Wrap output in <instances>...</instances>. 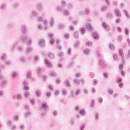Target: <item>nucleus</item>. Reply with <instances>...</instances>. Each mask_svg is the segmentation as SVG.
Masks as SVG:
<instances>
[{"label": "nucleus", "mask_w": 130, "mask_h": 130, "mask_svg": "<svg viewBox=\"0 0 130 130\" xmlns=\"http://www.w3.org/2000/svg\"><path fill=\"white\" fill-rule=\"evenodd\" d=\"M112 4L114 7H117L118 6V2L114 1L112 2Z\"/></svg>", "instance_id": "a18cd8bd"}, {"label": "nucleus", "mask_w": 130, "mask_h": 130, "mask_svg": "<svg viewBox=\"0 0 130 130\" xmlns=\"http://www.w3.org/2000/svg\"><path fill=\"white\" fill-rule=\"evenodd\" d=\"M36 94L37 97H41V91L39 90L36 91Z\"/></svg>", "instance_id": "f704fd0d"}, {"label": "nucleus", "mask_w": 130, "mask_h": 130, "mask_svg": "<svg viewBox=\"0 0 130 130\" xmlns=\"http://www.w3.org/2000/svg\"><path fill=\"white\" fill-rule=\"evenodd\" d=\"M80 82H81V81L79 80L78 78L74 80V82L75 85H77V86H80V85L81 84L80 83Z\"/></svg>", "instance_id": "b1692460"}, {"label": "nucleus", "mask_w": 130, "mask_h": 130, "mask_svg": "<svg viewBox=\"0 0 130 130\" xmlns=\"http://www.w3.org/2000/svg\"><path fill=\"white\" fill-rule=\"evenodd\" d=\"M13 118L15 121H18V120H19V116L15 115L13 116Z\"/></svg>", "instance_id": "3c124183"}, {"label": "nucleus", "mask_w": 130, "mask_h": 130, "mask_svg": "<svg viewBox=\"0 0 130 130\" xmlns=\"http://www.w3.org/2000/svg\"><path fill=\"white\" fill-rule=\"evenodd\" d=\"M92 37L94 38V39H99V36H98V34L97 33V32H92Z\"/></svg>", "instance_id": "5701e85b"}, {"label": "nucleus", "mask_w": 130, "mask_h": 130, "mask_svg": "<svg viewBox=\"0 0 130 130\" xmlns=\"http://www.w3.org/2000/svg\"><path fill=\"white\" fill-rule=\"evenodd\" d=\"M80 31L83 35L85 34V32H86V28L85 27H81L80 28Z\"/></svg>", "instance_id": "49530a36"}, {"label": "nucleus", "mask_w": 130, "mask_h": 130, "mask_svg": "<svg viewBox=\"0 0 130 130\" xmlns=\"http://www.w3.org/2000/svg\"><path fill=\"white\" fill-rule=\"evenodd\" d=\"M57 12H59V13H61V12H62V6H58L57 7Z\"/></svg>", "instance_id": "c03bdc74"}, {"label": "nucleus", "mask_w": 130, "mask_h": 130, "mask_svg": "<svg viewBox=\"0 0 130 130\" xmlns=\"http://www.w3.org/2000/svg\"><path fill=\"white\" fill-rule=\"evenodd\" d=\"M64 83L66 86H67V87H70L71 83H70V81H69L68 80H67L64 82Z\"/></svg>", "instance_id": "e433bc0d"}, {"label": "nucleus", "mask_w": 130, "mask_h": 130, "mask_svg": "<svg viewBox=\"0 0 130 130\" xmlns=\"http://www.w3.org/2000/svg\"><path fill=\"white\" fill-rule=\"evenodd\" d=\"M38 75L40 78H41V68L38 69Z\"/></svg>", "instance_id": "de8ad7c7"}, {"label": "nucleus", "mask_w": 130, "mask_h": 130, "mask_svg": "<svg viewBox=\"0 0 130 130\" xmlns=\"http://www.w3.org/2000/svg\"><path fill=\"white\" fill-rule=\"evenodd\" d=\"M39 44L41 47H44L45 46V41L44 39H41L39 41Z\"/></svg>", "instance_id": "9b49d317"}, {"label": "nucleus", "mask_w": 130, "mask_h": 130, "mask_svg": "<svg viewBox=\"0 0 130 130\" xmlns=\"http://www.w3.org/2000/svg\"><path fill=\"white\" fill-rule=\"evenodd\" d=\"M8 57V54L6 53H3L2 55L1 56V59L3 60V61H6V59H7V58Z\"/></svg>", "instance_id": "4468645a"}, {"label": "nucleus", "mask_w": 130, "mask_h": 130, "mask_svg": "<svg viewBox=\"0 0 130 130\" xmlns=\"http://www.w3.org/2000/svg\"><path fill=\"white\" fill-rule=\"evenodd\" d=\"M80 44H81V42L80 41H77L74 44V47L75 48H78L79 46H80Z\"/></svg>", "instance_id": "bb28decb"}, {"label": "nucleus", "mask_w": 130, "mask_h": 130, "mask_svg": "<svg viewBox=\"0 0 130 130\" xmlns=\"http://www.w3.org/2000/svg\"><path fill=\"white\" fill-rule=\"evenodd\" d=\"M45 64L46 67H47L49 69H52V68L53 67L52 63L49 62V61H48V59H45Z\"/></svg>", "instance_id": "20e7f679"}, {"label": "nucleus", "mask_w": 130, "mask_h": 130, "mask_svg": "<svg viewBox=\"0 0 130 130\" xmlns=\"http://www.w3.org/2000/svg\"><path fill=\"white\" fill-rule=\"evenodd\" d=\"M6 76L3 74H0V80H5Z\"/></svg>", "instance_id": "774afa93"}, {"label": "nucleus", "mask_w": 130, "mask_h": 130, "mask_svg": "<svg viewBox=\"0 0 130 130\" xmlns=\"http://www.w3.org/2000/svg\"><path fill=\"white\" fill-rule=\"evenodd\" d=\"M18 51H19L20 52L23 51V48L21 47L20 46H19L17 47Z\"/></svg>", "instance_id": "e2e57ef3"}, {"label": "nucleus", "mask_w": 130, "mask_h": 130, "mask_svg": "<svg viewBox=\"0 0 130 130\" xmlns=\"http://www.w3.org/2000/svg\"><path fill=\"white\" fill-rule=\"evenodd\" d=\"M124 14L126 15V17L129 19V15H128V12L126 10H124Z\"/></svg>", "instance_id": "6e6d98bb"}, {"label": "nucleus", "mask_w": 130, "mask_h": 130, "mask_svg": "<svg viewBox=\"0 0 130 130\" xmlns=\"http://www.w3.org/2000/svg\"><path fill=\"white\" fill-rule=\"evenodd\" d=\"M7 85H8V80H5L1 82L0 87L1 88H5Z\"/></svg>", "instance_id": "9d476101"}, {"label": "nucleus", "mask_w": 130, "mask_h": 130, "mask_svg": "<svg viewBox=\"0 0 130 130\" xmlns=\"http://www.w3.org/2000/svg\"><path fill=\"white\" fill-rule=\"evenodd\" d=\"M61 5L62 6V7L65 8V7H67V2L64 0H62L61 1Z\"/></svg>", "instance_id": "72a5a7b5"}, {"label": "nucleus", "mask_w": 130, "mask_h": 130, "mask_svg": "<svg viewBox=\"0 0 130 130\" xmlns=\"http://www.w3.org/2000/svg\"><path fill=\"white\" fill-rule=\"evenodd\" d=\"M126 57L127 59H129L130 58V50L128 51V53H127L126 55Z\"/></svg>", "instance_id": "052dcab7"}, {"label": "nucleus", "mask_w": 130, "mask_h": 130, "mask_svg": "<svg viewBox=\"0 0 130 130\" xmlns=\"http://www.w3.org/2000/svg\"><path fill=\"white\" fill-rule=\"evenodd\" d=\"M91 52V50L90 49H85L83 50V53L85 55H89Z\"/></svg>", "instance_id": "a211bd4d"}, {"label": "nucleus", "mask_w": 130, "mask_h": 130, "mask_svg": "<svg viewBox=\"0 0 130 130\" xmlns=\"http://www.w3.org/2000/svg\"><path fill=\"white\" fill-rule=\"evenodd\" d=\"M6 64H7V66H8V67H10V66H11V64H12V61H11V60L6 61Z\"/></svg>", "instance_id": "603ef678"}, {"label": "nucleus", "mask_w": 130, "mask_h": 130, "mask_svg": "<svg viewBox=\"0 0 130 130\" xmlns=\"http://www.w3.org/2000/svg\"><path fill=\"white\" fill-rule=\"evenodd\" d=\"M115 14L117 17H121V14H120V11H119V10H118L117 9H115Z\"/></svg>", "instance_id": "f3484780"}, {"label": "nucleus", "mask_w": 130, "mask_h": 130, "mask_svg": "<svg viewBox=\"0 0 130 130\" xmlns=\"http://www.w3.org/2000/svg\"><path fill=\"white\" fill-rule=\"evenodd\" d=\"M50 26L51 27H53V26H54V24H55V21L54 20V18L53 17H51L50 18Z\"/></svg>", "instance_id": "dca6fc26"}, {"label": "nucleus", "mask_w": 130, "mask_h": 130, "mask_svg": "<svg viewBox=\"0 0 130 130\" xmlns=\"http://www.w3.org/2000/svg\"><path fill=\"white\" fill-rule=\"evenodd\" d=\"M38 20L39 22H44V25L45 26V30H47V20L46 19H44L43 17L40 16L39 18H38Z\"/></svg>", "instance_id": "7ed1b4c3"}, {"label": "nucleus", "mask_w": 130, "mask_h": 130, "mask_svg": "<svg viewBox=\"0 0 130 130\" xmlns=\"http://www.w3.org/2000/svg\"><path fill=\"white\" fill-rule=\"evenodd\" d=\"M31 114H32V113H31V112H30V111H27V112H26L24 114L25 118H28V117H29V116H31Z\"/></svg>", "instance_id": "a878e982"}, {"label": "nucleus", "mask_w": 130, "mask_h": 130, "mask_svg": "<svg viewBox=\"0 0 130 130\" xmlns=\"http://www.w3.org/2000/svg\"><path fill=\"white\" fill-rule=\"evenodd\" d=\"M68 9H69V10H73L74 9V5L71 3L68 4Z\"/></svg>", "instance_id": "c9c22d12"}, {"label": "nucleus", "mask_w": 130, "mask_h": 130, "mask_svg": "<svg viewBox=\"0 0 130 130\" xmlns=\"http://www.w3.org/2000/svg\"><path fill=\"white\" fill-rule=\"evenodd\" d=\"M31 15L32 16H30V18L32 19L33 17H37V15H38V13H37V11H36V10H33L31 12Z\"/></svg>", "instance_id": "412c9836"}, {"label": "nucleus", "mask_w": 130, "mask_h": 130, "mask_svg": "<svg viewBox=\"0 0 130 130\" xmlns=\"http://www.w3.org/2000/svg\"><path fill=\"white\" fill-rule=\"evenodd\" d=\"M23 84V86H24V89L25 91H29V90H30V87H29V86H28V84H29L28 81H24Z\"/></svg>", "instance_id": "0eeeda50"}, {"label": "nucleus", "mask_w": 130, "mask_h": 130, "mask_svg": "<svg viewBox=\"0 0 130 130\" xmlns=\"http://www.w3.org/2000/svg\"><path fill=\"white\" fill-rule=\"evenodd\" d=\"M103 75H104V78H105V79H107V78H108V73L104 72L103 73Z\"/></svg>", "instance_id": "338daca9"}, {"label": "nucleus", "mask_w": 130, "mask_h": 130, "mask_svg": "<svg viewBox=\"0 0 130 130\" xmlns=\"http://www.w3.org/2000/svg\"><path fill=\"white\" fill-rule=\"evenodd\" d=\"M92 42H86V46H92Z\"/></svg>", "instance_id": "4d7b16f0"}, {"label": "nucleus", "mask_w": 130, "mask_h": 130, "mask_svg": "<svg viewBox=\"0 0 130 130\" xmlns=\"http://www.w3.org/2000/svg\"><path fill=\"white\" fill-rule=\"evenodd\" d=\"M93 116L94 117V120H98L99 119V113L95 112Z\"/></svg>", "instance_id": "c85d7f7f"}, {"label": "nucleus", "mask_w": 130, "mask_h": 130, "mask_svg": "<svg viewBox=\"0 0 130 130\" xmlns=\"http://www.w3.org/2000/svg\"><path fill=\"white\" fill-rule=\"evenodd\" d=\"M123 38V37L122 36H119L118 37V41H119V42H120V43L121 42Z\"/></svg>", "instance_id": "5fc2aeb1"}, {"label": "nucleus", "mask_w": 130, "mask_h": 130, "mask_svg": "<svg viewBox=\"0 0 130 130\" xmlns=\"http://www.w3.org/2000/svg\"><path fill=\"white\" fill-rule=\"evenodd\" d=\"M27 45H29V46H31L32 45V39H30L27 42Z\"/></svg>", "instance_id": "864d4df0"}, {"label": "nucleus", "mask_w": 130, "mask_h": 130, "mask_svg": "<svg viewBox=\"0 0 130 130\" xmlns=\"http://www.w3.org/2000/svg\"><path fill=\"white\" fill-rule=\"evenodd\" d=\"M48 56L49 57H50V58H51V59H54V58H55V56L54 55V54L52 52L49 53Z\"/></svg>", "instance_id": "393cba45"}, {"label": "nucleus", "mask_w": 130, "mask_h": 130, "mask_svg": "<svg viewBox=\"0 0 130 130\" xmlns=\"http://www.w3.org/2000/svg\"><path fill=\"white\" fill-rule=\"evenodd\" d=\"M108 92L110 95H113V89L109 88L108 90Z\"/></svg>", "instance_id": "8fccbe9b"}, {"label": "nucleus", "mask_w": 130, "mask_h": 130, "mask_svg": "<svg viewBox=\"0 0 130 130\" xmlns=\"http://www.w3.org/2000/svg\"><path fill=\"white\" fill-rule=\"evenodd\" d=\"M42 109H44L45 111H46L48 108V105H47V103H43L42 104Z\"/></svg>", "instance_id": "2eb2a0df"}, {"label": "nucleus", "mask_w": 130, "mask_h": 130, "mask_svg": "<svg viewBox=\"0 0 130 130\" xmlns=\"http://www.w3.org/2000/svg\"><path fill=\"white\" fill-rule=\"evenodd\" d=\"M119 54L122 59H123L124 55L123 54V50L122 49H119Z\"/></svg>", "instance_id": "4be33fe9"}, {"label": "nucleus", "mask_w": 130, "mask_h": 130, "mask_svg": "<svg viewBox=\"0 0 130 130\" xmlns=\"http://www.w3.org/2000/svg\"><path fill=\"white\" fill-rule=\"evenodd\" d=\"M19 39L22 43H27L28 36L25 35H21L19 36Z\"/></svg>", "instance_id": "f03ea898"}, {"label": "nucleus", "mask_w": 130, "mask_h": 130, "mask_svg": "<svg viewBox=\"0 0 130 130\" xmlns=\"http://www.w3.org/2000/svg\"><path fill=\"white\" fill-rule=\"evenodd\" d=\"M57 113H58L57 110H53V114L54 116H56L57 115Z\"/></svg>", "instance_id": "680f3d73"}, {"label": "nucleus", "mask_w": 130, "mask_h": 130, "mask_svg": "<svg viewBox=\"0 0 130 130\" xmlns=\"http://www.w3.org/2000/svg\"><path fill=\"white\" fill-rule=\"evenodd\" d=\"M37 10L40 13L43 12V5L42 3H39L37 5Z\"/></svg>", "instance_id": "39448f33"}, {"label": "nucleus", "mask_w": 130, "mask_h": 130, "mask_svg": "<svg viewBox=\"0 0 130 130\" xmlns=\"http://www.w3.org/2000/svg\"><path fill=\"white\" fill-rule=\"evenodd\" d=\"M49 75L50 77H56L57 76V74L55 73L54 71H51L49 73Z\"/></svg>", "instance_id": "2f4dec72"}, {"label": "nucleus", "mask_w": 130, "mask_h": 130, "mask_svg": "<svg viewBox=\"0 0 130 130\" xmlns=\"http://www.w3.org/2000/svg\"><path fill=\"white\" fill-rule=\"evenodd\" d=\"M102 25H103V27L105 29H106V30H107V31H109L110 30V27L108 26V25L106 22H104Z\"/></svg>", "instance_id": "ddd939ff"}, {"label": "nucleus", "mask_w": 130, "mask_h": 130, "mask_svg": "<svg viewBox=\"0 0 130 130\" xmlns=\"http://www.w3.org/2000/svg\"><path fill=\"white\" fill-rule=\"evenodd\" d=\"M63 15L64 16H66L67 17L70 16L71 15V12L69 9H65L63 10Z\"/></svg>", "instance_id": "f8f14e48"}, {"label": "nucleus", "mask_w": 130, "mask_h": 130, "mask_svg": "<svg viewBox=\"0 0 130 130\" xmlns=\"http://www.w3.org/2000/svg\"><path fill=\"white\" fill-rule=\"evenodd\" d=\"M95 100H92L90 103V107H92V108H94V106H95Z\"/></svg>", "instance_id": "ea45409f"}, {"label": "nucleus", "mask_w": 130, "mask_h": 130, "mask_svg": "<svg viewBox=\"0 0 130 130\" xmlns=\"http://www.w3.org/2000/svg\"><path fill=\"white\" fill-rule=\"evenodd\" d=\"M30 95V92L28 91H25L24 92V96L25 97V98H28V97H29Z\"/></svg>", "instance_id": "79ce46f5"}, {"label": "nucleus", "mask_w": 130, "mask_h": 130, "mask_svg": "<svg viewBox=\"0 0 130 130\" xmlns=\"http://www.w3.org/2000/svg\"><path fill=\"white\" fill-rule=\"evenodd\" d=\"M14 26H15V24L12 23H9L7 25L8 28H13Z\"/></svg>", "instance_id": "37998d69"}, {"label": "nucleus", "mask_w": 130, "mask_h": 130, "mask_svg": "<svg viewBox=\"0 0 130 130\" xmlns=\"http://www.w3.org/2000/svg\"><path fill=\"white\" fill-rule=\"evenodd\" d=\"M97 54H98V56L99 57V58H100L99 65L101 67V68H102V70H103L104 69H105V68H106V63H105V62L103 61V60L100 59L101 54H100V53L98 51H97Z\"/></svg>", "instance_id": "f257e3e1"}, {"label": "nucleus", "mask_w": 130, "mask_h": 130, "mask_svg": "<svg viewBox=\"0 0 130 130\" xmlns=\"http://www.w3.org/2000/svg\"><path fill=\"white\" fill-rule=\"evenodd\" d=\"M107 18L109 20H112V19H113V16H112V14L111 13H107Z\"/></svg>", "instance_id": "7c9ffc66"}, {"label": "nucleus", "mask_w": 130, "mask_h": 130, "mask_svg": "<svg viewBox=\"0 0 130 130\" xmlns=\"http://www.w3.org/2000/svg\"><path fill=\"white\" fill-rule=\"evenodd\" d=\"M108 7H107V6H103L101 8V11L102 12H105V11H106V10H108Z\"/></svg>", "instance_id": "c756f323"}, {"label": "nucleus", "mask_w": 130, "mask_h": 130, "mask_svg": "<svg viewBox=\"0 0 130 130\" xmlns=\"http://www.w3.org/2000/svg\"><path fill=\"white\" fill-rule=\"evenodd\" d=\"M79 113L82 116H86V110L85 109H81L79 111Z\"/></svg>", "instance_id": "6ab92c4d"}, {"label": "nucleus", "mask_w": 130, "mask_h": 130, "mask_svg": "<svg viewBox=\"0 0 130 130\" xmlns=\"http://www.w3.org/2000/svg\"><path fill=\"white\" fill-rule=\"evenodd\" d=\"M16 98L18 100H22V95L21 94H17L16 95H14L13 99H16Z\"/></svg>", "instance_id": "aec40b11"}, {"label": "nucleus", "mask_w": 130, "mask_h": 130, "mask_svg": "<svg viewBox=\"0 0 130 130\" xmlns=\"http://www.w3.org/2000/svg\"><path fill=\"white\" fill-rule=\"evenodd\" d=\"M8 124L10 126L11 130H16V128H17L16 125L12 124V121L11 120L8 121Z\"/></svg>", "instance_id": "423d86ee"}, {"label": "nucleus", "mask_w": 130, "mask_h": 130, "mask_svg": "<svg viewBox=\"0 0 130 130\" xmlns=\"http://www.w3.org/2000/svg\"><path fill=\"white\" fill-rule=\"evenodd\" d=\"M21 32L23 34H26V32H27V26L25 24H22L21 25Z\"/></svg>", "instance_id": "1a4fd4ad"}, {"label": "nucleus", "mask_w": 130, "mask_h": 130, "mask_svg": "<svg viewBox=\"0 0 130 130\" xmlns=\"http://www.w3.org/2000/svg\"><path fill=\"white\" fill-rule=\"evenodd\" d=\"M86 29H87V30H92V29H93V27H92V25L90 23H87L86 25Z\"/></svg>", "instance_id": "cd10ccee"}, {"label": "nucleus", "mask_w": 130, "mask_h": 130, "mask_svg": "<svg viewBox=\"0 0 130 130\" xmlns=\"http://www.w3.org/2000/svg\"><path fill=\"white\" fill-rule=\"evenodd\" d=\"M27 79H31V78H32L31 72H27Z\"/></svg>", "instance_id": "58836bf2"}, {"label": "nucleus", "mask_w": 130, "mask_h": 130, "mask_svg": "<svg viewBox=\"0 0 130 130\" xmlns=\"http://www.w3.org/2000/svg\"><path fill=\"white\" fill-rule=\"evenodd\" d=\"M20 43V41H17L14 43L13 46H14L15 47H17V46Z\"/></svg>", "instance_id": "69168bd1"}, {"label": "nucleus", "mask_w": 130, "mask_h": 130, "mask_svg": "<svg viewBox=\"0 0 130 130\" xmlns=\"http://www.w3.org/2000/svg\"><path fill=\"white\" fill-rule=\"evenodd\" d=\"M80 36V35L79 34V31H75L74 33V37L76 38V39H78L79 38V37Z\"/></svg>", "instance_id": "473e14b6"}, {"label": "nucleus", "mask_w": 130, "mask_h": 130, "mask_svg": "<svg viewBox=\"0 0 130 130\" xmlns=\"http://www.w3.org/2000/svg\"><path fill=\"white\" fill-rule=\"evenodd\" d=\"M109 48H110L111 50H115V46L113 44H109Z\"/></svg>", "instance_id": "4c0bfd02"}, {"label": "nucleus", "mask_w": 130, "mask_h": 130, "mask_svg": "<svg viewBox=\"0 0 130 130\" xmlns=\"http://www.w3.org/2000/svg\"><path fill=\"white\" fill-rule=\"evenodd\" d=\"M33 51V48L31 46H28L26 47V53L30 54Z\"/></svg>", "instance_id": "6e6552de"}, {"label": "nucleus", "mask_w": 130, "mask_h": 130, "mask_svg": "<svg viewBox=\"0 0 130 130\" xmlns=\"http://www.w3.org/2000/svg\"><path fill=\"white\" fill-rule=\"evenodd\" d=\"M19 6H20V4H19V3H15L13 4V8L14 9H17Z\"/></svg>", "instance_id": "09e8293b"}, {"label": "nucleus", "mask_w": 130, "mask_h": 130, "mask_svg": "<svg viewBox=\"0 0 130 130\" xmlns=\"http://www.w3.org/2000/svg\"><path fill=\"white\" fill-rule=\"evenodd\" d=\"M99 103L101 104H102V103H103V98L102 97L99 98Z\"/></svg>", "instance_id": "bf43d9fd"}, {"label": "nucleus", "mask_w": 130, "mask_h": 130, "mask_svg": "<svg viewBox=\"0 0 130 130\" xmlns=\"http://www.w3.org/2000/svg\"><path fill=\"white\" fill-rule=\"evenodd\" d=\"M48 35L49 38H51V39H52L53 38V37L54 36V35L52 33H49Z\"/></svg>", "instance_id": "13d9d810"}, {"label": "nucleus", "mask_w": 130, "mask_h": 130, "mask_svg": "<svg viewBox=\"0 0 130 130\" xmlns=\"http://www.w3.org/2000/svg\"><path fill=\"white\" fill-rule=\"evenodd\" d=\"M81 93V90L78 89L75 91V95L76 96H78V95H80V93Z\"/></svg>", "instance_id": "0e129e2a"}, {"label": "nucleus", "mask_w": 130, "mask_h": 130, "mask_svg": "<svg viewBox=\"0 0 130 130\" xmlns=\"http://www.w3.org/2000/svg\"><path fill=\"white\" fill-rule=\"evenodd\" d=\"M89 13H90V9H89V8H86L84 10V15H89Z\"/></svg>", "instance_id": "a19ab883"}]
</instances>
